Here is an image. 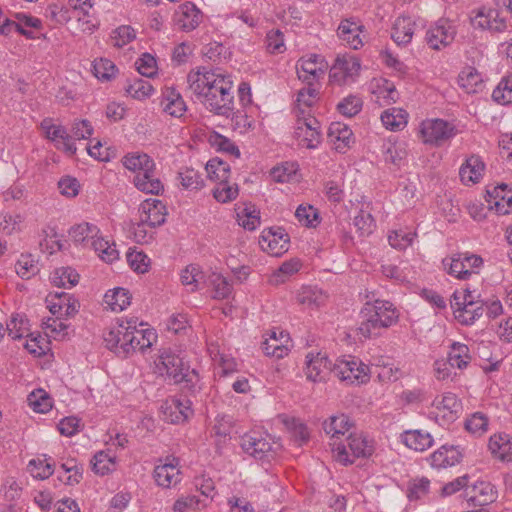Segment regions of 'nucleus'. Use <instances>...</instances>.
<instances>
[{
  "label": "nucleus",
  "instance_id": "nucleus-13",
  "mask_svg": "<svg viewBox=\"0 0 512 512\" xmlns=\"http://www.w3.org/2000/svg\"><path fill=\"white\" fill-rule=\"evenodd\" d=\"M202 18V12L190 1L181 4L175 14L176 24L186 32L196 29L202 22Z\"/></svg>",
  "mask_w": 512,
  "mask_h": 512
},
{
  "label": "nucleus",
  "instance_id": "nucleus-38",
  "mask_svg": "<svg viewBox=\"0 0 512 512\" xmlns=\"http://www.w3.org/2000/svg\"><path fill=\"white\" fill-rule=\"evenodd\" d=\"M381 121L387 129L400 130L407 124V114L402 109H388L381 114Z\"/></svg>",
  "mask_w": 512,
  "mask_h": 512
},
{
  "label": "nucleus",
  "instance_id": "nucleus-26",
  "mask_svg": "<svg viewBox=\"0 0 512 512\" xmlns=\"http://www.w3.org/2000/svg\"><path fill=\"white\" fill-rule=\"evenodd\" d=\"M363 26L358 25L356 22L345 19L338 27V36L345 41L352 49H359L362 47L363 42L359 34L362 31Z\"/></svg>",
  "mask_w": 512,
  "mask_h": 512
},
{
  "label": "nucleus",
  "instance_id": "nucleus-8",
  "mask_svg": "<svg viewBox=\"0 0 512 512\" xmlns=\"http://www.w3.org/2000/svg\"><path fill=\"white\" fill-rule=\"evenodd\" d=\"M470 23L474 28L487 29L493 32H502L506 29V21L499 17V12L486 7L472 10Z\"/></svg>",
  "mask_w": 512,
  "mask_h": 512
},
{
  "label": "nucleus",
  "instance_id": "nucleus-33",
  "mask_svg": "<svg viewBox=\"0 0 512 512\" xmlns=\"http://www.w3.org/2000/svg\"><path fill=\"white\" fill-rule=\"evenodd\" d=\"M437 410L443 411V417L448 419H452L456 417L461 403L458 400L457 396L453 393H447L443 395L441 398H435L432 404Z\"/></svg>",
  "mask_w": 512,
  "mask_h": 512
},
{
  "label": "nucleus",
  "instance_id": "nucleus-40",
  "mask_svg": "<svg viewBox=\"0 0 512 512\" xmlns=\"http://www.w3.org/2000/svg\"><path fill=\"white\" fill-rule=\"evenodd\" d=\"M447 359L450 361V365L463 369L471 360L468 346L459 342H453Z\"/></svg>",
  "mask_w": 512,
  "mask_h": 512
},
{
  "label": "nucleus",
  "instance_id": "nucleus-25",
  "mask_svg": "<svg viewBox=\"0 0 512 512\" xmlns=\"http://www.w3.org/2000/svg\"><path fill=\"white\" fill-rule=\"evenodd\" d=\"M491 453L501 461H512V438L506 433L494 434L489 440Z\"/></svg>",
  "mask_w": 512,
  "mask_h": 512
},
{
  "label": "nucleus",
  "instance_id": "nucleus-49",
  "mask_svg": "<svg viewBox=\"0 0 512 512\" xmlns=\"http://www.w3.org/2000/svg\"><path fill=\"white\" fill-rule=\"evenodd\" d=\"M493 99L500 104H512V75L503 78L492 93Z\"/></svg>",
  "mask_w": 512,
  "mask_h": 512
},
{
  "label": "nucleus",
  "instance_id": "nucleus-29",
  "mask_svg": "<svg viewBox=\"0 0 512 512\" xmlns=\"http://www.w3.org/2000/svg\"><path fill=\"white\" fill-rule=\"evenodd\" d=\"M163 111L173 117H181L186 111V104L181 95L173 88L167 90L161 101Z\"/></svg>",
  "mask_w": 512,
  "mask_h": 512
},
{
  "label": "nucleus",
  "instance_id": "nucleus-41",
  "mask_svg": "<svg viewBox=\"0 0 512 512\" xmlns=\"http://www.w3.org/2000/svg\"><path fill=\"white\" fill-rule=\"evenodd\" d=\"M443 265L447 268V272L457 277L458 279H467L472 271L467 269L466 263H464L463 253L455 254L450 259H444Z\"/></svg>",
  "mask_w": 512,
  "mask_h": 512
},
{
  "label": "nucleus",
  "instance_id": "nucleus-11",
  "mask_svg": "<svg viewBox=\"0 0 512 512\" xmlns=\"http://www.w3.org/2000/svg\"><path fill=\"white\" fill-rule=\"evenodd\" d=\"M455 31L451 24L440 19L426 33V41L432 49L439 50L441 47L449 45L454 39Z\"/></svg>",
  "mask_w": 512,
  "mask_h": 512
},
{
  "label": "nucleus",
  "instance_id": "nucleus-52",
  "mask_svg": "<svg viewBox=\"0 0 512 512\" xmlns=\"http://www.w3.org/2000/svg\"><path fill=\"white\" fill-rule=\"evenodd\" d=\"M348 447L355 457H367L373 452L372 446L368 445L365 438L350 434L347 437Z\"/></svg>",
  "mask_w": 512,
  "mask_h": 512
},
{
  "label": "nucleus",
  "instance_id": "nucleus-20",
  "mask_svg": "<svg viewBox=\"0 0 512 512\" xmlns=\"http://www.w3.org/2000/svg\"><path fill=\"white\" fill-rule=\"evenodd\" d=\"M164 414L172 423L184 422L192 414L191 401L187 398H173L166 403Z\"/></svg>",
  "mask_w": 512,
  "mask_h": 512
},
{
  "label": "nucleus",
  "instance_id": "nucleus-9",
  "mask_svg": "<svg viewBox=\"0 0 512 512\" xmlns=\"http://www.w3.org/2000/svg\"><path fill=\"white\" fill-rule=\"evenodd\" d=\"M421 134L425 143L440 146L455 134V128L447 121L435 119L422 124Z\"/></svg>",
  "mask_w": 512,
  "mask_h": 512
},
{
  "label": "nucleus",
  "instance_id": "nucleus-34",
  "mask_svg": "<svg viewBox=\"0 0 512 512\" xmlns=\"http://www.w3.org/2000/svg\"><path fill=\"white\" fill-rule=\"evenodd\" d=\"M131 296L127 289L118 287L108 291L104 296L105 303L113 311H122L130 304Z\"/></svg>",
  "mask_w": 512,
  "mask_h": 512
},
{
  "label": "nucleus",
  "instance_id": "nucleus-32",
  "mask_svg": "<svg viewBox=\"0 0 512 512\" xmlns=\"http://www.w3.org/2000/svg\"><path fill=\"white\" fill-rule=\"evenodd\" d=\"M352 423L347 415L330 417L329 421L323 423V429L327 434H331L332 439L345 435L351 428Z\"/></svg>",
  "mask_w": 512,
  "mask_h": 512
},
{
  "label": "nucleus",
  "instance_id": "nucleus-1",
  "mask_svg": "<svg viewBox=\"0 0 512 512\" xmlns=\"http://www.w3.org/2000/svg\"><path fill=\"white\" fill-rule=\"evenodd\" d=\"M189 89L215 115L229 117L234 109L233 83L229 77L214 71L198 70L187 76Z\"/></svg>",
  "mask_w": 512,
  "mask_h": 512
},
{
  "label": "nucleus",
  "instance_id": "nucleus-59",
  "mask_svg": "<svg viewBox=\"0 0 512 512\" xmlns=\"http://www.w3.org/2000/svg\"><path fill=\"white\" fill-rule=\"evenodd\" d=\"M266 47L272 54H279L285 51L284 36L279 29H272L267 33Z\"/></svg>",
  "mask_w": 512,
  "mask_h": 512
},
{
  "label": "nucleus",
  "instance_id": "nucleus-18",
  "mask_svg": "<svg viewBox=\"0 0 512 512\" xmlns=\"http://www.w3.org/2000/svg\"><path fill=\"white\" fill-rule=\"evenodd\" d=\"M296 68L299 79L307 84L324 74L323 59L317 54H311L307 59L301 58Z\"/></svg>",
  "mask_w": 512,
  "mask_h": 512
},
{
  "label": "nucleus",
  "instance_id": "nucleus-42",
  "mask_svg": "<svg viewBox=\"0 0 512 512\" xmlns=\"http://www.w3.org/2000/svg\"><path fill=\"white\" fill-rule=\"evenodd\" d=\"M29 406L38 413H46L52 408V399L43 389L31 392L27 398Z\"/></svg>",
  "mask_w": 512,
  "mask_h": 512
},
{
  "label": "nucleus",
  "instance_id": "nucleus-51",
  "mask_svg": "<svg viewBox=\"0 0 512 512\" xmlns=\"http://www.w3.org/2000/svg\"><path fill=\"white\" fill-rule=\"evenodd\" d=\"M95 77L102 81H109L117 72L115 64L109 59L95 60L93 64Z\"/></svg>",
  "mask_w": 512,
  "mask_h": 512
},
{
  "label": "nucleus",
  "instance_id": "nucleus-12",
  "mask_svg": "<svg viewBox=\"0 0 512 512\" xmlns=\"http://www.w3.org/2000/svg\"><path fill=\"white\" fill-rule=\"evenodd\" d=\"M465 498L473 507L485 506L496 500L497 493L491 483L481 481L466 488Z\"/></svg>",
  "mask_w": 512,
  "mask_h": 512
},
{
  "label": "nucleus",
  "instance_id": "nucleus-23",
  "mask_svg": "<svg viewBox=\"0 0 512 512\" xmlns=\"http://www.w3.org/2000/svg\"><path fill=\"white\" fill-rule=\"evenodd\" d=\"M485 164L479 156L472 155L460 167L459 176L461 181L465 184L477 183L484 171Z\"/></svg>",
  "mask_w": 512,
  "mask_h": 512
},
{
  "label": "nucleus",
  "instance_id": "nucleus-53",
  "mask_svg": "<svg viewBox=\"0 0 512 512\" xmlns=\"http://www.w3.org/2000/svg\"><path fill=\"white\" fill-rule=\"evenodd\" d=\"M488 417L482 412H475L465 421V428L473 434L482 435L487 431Z\"/></svg>",
  "mask_w": 512,
  "mask_h": 512
},
{
  "label": "nucleus",
  "instance_id": "nucleus-45",
  "mask_svg": "<svg viewBox=\"0 0 512 512\" xmlns=\"http://www.w3.org/2000/svg\"><path fill=\"white\" fill-rule=\"evenodd\" d=\"M178 178L184 189L199 190L204 186V180L193 168H184L178 173Z\"/></svg>",
  "mask_w": 512,
  "mask_h": 512
},
{
  "label": "nucleus",
  "instance_id": "nucleus-35",
  "mask_svg": "<svg viewBox=\"0 0 512 512\" xmlns=\"http://www.w3.org/2000/svg\"><path fill=\"white\" fill-rule=\"evenodd\" d=\"M208 177L218 183L227 182L230 177V166L219 158L210 159L206 166Z\"/></svg>",
  "mask_w": 512,
  "mask_h": 512
},
{
  "label": "nucleus",
  "instance_id": "nucleus-56",
  "mask_svg": "<svg viewBox=\"0 0 512 512\" xmlns=\"http://www.w3.org/2000/svg\"><path fill=\"white\" fill-rule=\"evenodd\" d=\"M213 196L218 202H230L238 196V186L236 184L229 185L228 181L218 183V186L213 190Z\"/></svg>",
  "mask_w": 512,
  "mask_h": 512
},
{
  "label": "nucleus",
  "instance_id": "nucleus-27",
  "mask_svg": "<svg viewBox=\"0 0 512 512\" xmlns=\"http://www.w3.org/2000/svg\"><path fill=\"white\" fill-rule=\"evenodd\" d=\"M414 25L410 17H398L392 28V39L398 45L408 44L414 33Z\"/></svg>",
  "mask_w": 512,
  "mask_h": 512
},
{
  "label": "nucleus",
  "instance_id": "nucleus-22",
  "mask_svg": "<svg viewBox=\"0 0 512 512\" xmlns=\"http://www.w3.org/2000/svg\"><path fill=\"white\" fill-rule=\"evenodd\" d=\"M242 449L256 459H262L267 453L272 451L271 443L255 434H245L241 438Z\"/></svg>",
  "mask_w": 512,
  "mask_h": 512
},
{
  "label": "nucleus",
  "instance_id": "nucleus-39",
  "mask_svg": "<svg viewBox=\"0 0 512 512\" xmlns=\"http://www.w3.org/2000/svg\"><path fill=\"white\" fill-rule=\"evenodd\" d=\"M99 233L97 226L90 223H81L74 225L69 230V235L75 243L86 244L89 239H93Z\"/></svg>",
  "mask_w": 512,
  "mask_h": 512
},
{
  "label": "nucleus",
  "instance_id": "nucleus-10",
  "mask_svg": "<svg viewBox=\"0 0 512 512\" xmlns=\"http://www.w3.org/2000/svg\"><path fill=\"white\" fill-rule=\"evenodd\" d=\"M295 137L309 149L316 148L320 143L319 122L314 117L297 120Z\"/></svg>",
  "mask_w": 512,
  "mask_h": 512
},
{
  "label": "nucleus",
  "instance_id": "nucleus-61",
  "mask_svg": "<svg viewBox=\"0 0 512 512\" xmlns=\"http://www.w3.org/2000/svg\"><path fill=\"white\" fill-rule=\"evenodd\" d=\"M136 38L135 30L129 25H122L113 31L112 39L115 40L114 46L122 48Z\"/></svg>",
  "mask_w": 512,
  "mask_h": 512
},
{
  "label": "nucleus",
  "instance_id": "nucleus-60",
  "mask_svg": "<svg viewBox=\"0 0 512 512\" xmlns=\"http://www.w3.org/2000/svg\"><path fill=\"white\" fill-rule=\"evenodd\" d=\"M27 320L19 315L12 316L10 321L6 325L5 331L8 332L13 340H18L24 337V334L28 331L25 327Z\"/></svg>",
  "mask_w": 512,
  "mask_h": 512
},
{
  "label": "nucleus",
  "instance_id": "nucleus-16",
  "mask_svg": "<svg viewBox=\"0 0 512 512\" xmlns=\"http://www.w3.org/2000/svg\"><path fill=\"white\" fill-rule=\"evenodd\" d=\"M460 293H453L451 308L454 310L455 318L463 325H472L476 320L482 317L484 313V302L481 305L466 306L460 304Z\"/></svg>",
  "mask_w": 512,
  "mask_h": 512
},
{
  "label": "nucleus",
  "instance_id": "nucleus-36",
  "mask_svg": "<svg viewBox=\"0 0 512 512\" xmlns=\"http://www.w3.org/2000/svg\"><path fill=\"white\" fill-rule=\"evenodd\" d=\"M363 309L378 319L394 316V324L398 321V313L393 304L388 301L376 300L373 304L367 302Z\"/></svg>",
  "mask_w": 512,
  "mask_h": 512
},
{
  "label": "nucleus",
  "instance_id": "nucleus-15",
  "mask_svg": "<svg viewBox=\"0 0 512 512\" xmlns=\"http://www.w3.org/2000/svg\"><path fill=\"white\" fill-rule=\"evenodd\" d=\"M306 376L313 382L325 380L326 375L332 373L333 364L324 355L310 353L306 356Z\"/></svg>",
  "mask_w": 512,
  "mask_h": 512
},
{
  "label": "nucleus",
  "instance_id": "nucleus-6",
  "mask_svg": "<svg viewBox=\"0 0 512 512\" xmlns=\"http://www.w3.org/2000/svg\"><path fill=\"white\" fill-rule=\"evenodd\" d=\"M140 211V224H138L135 235L138 232H144L142 229L144 224L150 227H157L164 224L166 220V207L158 199H146L143 201L139 208Z\"/></svg>",
  "mask_w": 512,
  "mask_h": 512
},
{
  "label": "nucleus",
  "instance_id": "nucleus-31",
  "mask_svg": "<svg viewBox=\"0 0 512 512\" xmlns=\"http://www.w3.org/2000/svg\"><path fill=\"white\" fill-rule=\"evenodd\" d=\"M297 302L309 308H318L324 304L326 296L316 287L304 286L297 294Z\"/></svg>",
  "mask_w": 512,
  "mask_h": 512
},
{
  "label": "nucleus",
  "instance_id": "nucleus-14",
  "mask_svg": "<svg viewBox=\"0 0 512 512\" xmlns=\"http://www.w3.org/2000/svg\"><path fill=\"white\" fill-rule=\"evenodd\" d=\"M486 201L490 208H494L500 215H506L512 212V190L508 189L506 184H501L487 190Z\"/></svg>",
  "mask_w": 512,
  "mask_h": 512
},
{
  "label": "nucleus",
  "instance_id": "nucleus-44",
  "mask_svg": "<svg viewBox=\"0 0 512 512\" xmlns=\"http://www.w3.org/2000/svg\"><path fill=\"white\" fill-rule=\"evenodd\" d=\"M125 333L126 325L122 321L117 327L112 328L104 334V342L106 347L109 350L114 351L120 357H122V353H120V346L123 343L122 337Z\"/></svg>",
  "mask_w": 512,
  "mask_h": 512
},
{
  "label": "nucleus",
  "instance_id": "nucleus-63",
  "mask_svg": "<svg viewBox=\"0 0 512 512\" xmlns=\"http://www.w3.org/2000/svg\"><path fill=\"white\" fill-rule=\"evenodd\" d=\"M136 67L137 71L145 77L151 78L156 74V60L149 53H144L136 61Z\"/></svg>",
  "mask_w": 512,
  "mask_h": 512
},
{
  "label": "nucleus",
  "instance_id": "nucleus-3",
  "mask_svg": "<svg viewBox=\"0 0 512 512\" xmlns=\"http://www.w3.org/2000/svg\"><path fill=\"white\" fill-rule=\"evenodd\" d=\"M156 368L161 376H167L175 384L192 383L193 377H196L195 371H189V367L185 366L183 359L170 349L163 350L160 354Z\"/></svg>",
  "mask_w": 512,
  "mask_h": 512
},
{
  "label": "nucleus",
  "instance_id": "nucleus-62",
  "mask_svg": "<svg viewBox=\"0 0 512 512\" xmlns=\"http://www.w3.org/2000/svg\"><path fill=\"white\" fill-rule=\"evenodd\" d=\"M28 467L35 478L46 479L50 477L54 470L53 464L47 462V459L31 460Z\"/></svg>",
  "mask_w": 512,
  "mask_h": 512
},
{
  "label": "nucleus",
  "instance_id": "nucleus-47",
  "mask_svg": "<svg viewBox=\"0 0 512 512\" xmlns=\"http://www.w3.org/2000/svg\"><path fill=\"white\" fill-rule=\"evenodd\" d=\"M91 463L93 471L102 476L114 470L116 465L114 458L104 451L96 453Z\"/></svg>",
  "mask_w": 512,
  "mask_h": 512
},
{
  "label": "nucleus",
  "instance_id": "nucleus-50",
  "mask_svg": "<svg viewBox=\"0 0 512 512\" xmlns=\"http://www.w3.org/2000/svg\"><path fill=\"white\" fill-rule=\"evenodd\" d=\"M126 93L135 99H144L153 91V87L147 80L135 78L126 88Z\"/></svg>",
  "mask_w": 512,
  "mask_h": 512
},
{
  "label": "nucleus",
  "instance_id": "nucleus-43",
  "mask_svg": "<svg viewBox=\"0 0 512 512\" xmlns=\"http://www.w3.org/2000/svg\"><path fill=\"white\" fill-rule=\"evenodd\" d=\"M127 262L130 268L139 274L148 272L150 268V258L143 252L135 249H129L126 254Z\"/></svg>",
  "mask_w": 512,
  "mask_h": 512
},
{
  "label": "nucleus",
  "instance_id": "nucleus-19",
  "mask_svg": "<svg viewBox=\"0 0 512 512\" xmlns=\"http://www.w3.org/2000/svg\"><path fill=\"white\" fill-rule=\"evenodd\" d=\"M162 465H157L154 469V479L156 483L164 488H170L180 482V470L178 468V459L173 457Z\"/></svg>",
  "mask_w": 512,
  "mask_h": 512
},
{
  "label": "nucleus",
  "instance_id": "nucleus-24",
  "mask_svg": "<svg viewBox=\"0 0 512 512\" xmlns=\"http://www.w3.org/2000/svg\"><path fill=\"white\" fill-rule=\"evenodd\" d=\"M352 136L351 129L343 123L334 122L329 126L328 137L339 152H344L346 148L350 147V144L353 142Z\"/></svg>",
  "mask_w": 512,
  "mask_h": 512
},
{
  "label": "nucleus",
  "instance_id": "nucleus-54",
  "mask_svg": "<svg viewBox=\"0 0 512 512\" xmlns=\"http://www.w3.org/2000/svg\"><path fill=\"white\" fill-rule=\"evenodd\" d=\"M297 220L306 227H315L318 220V211L312 205H300L295 212Z\"/></svg>",
  "mask_w": 512,
  "mask_h": 512
},
{
  "label": "nucleus",
  "instance_id": "nucleus-21",
  "mask_svg": "<svg viewBox=\"0 0 512 512\" xmlns=\"http://www.w3.org/2000/svg\"><path fill=\"white\" fill-rule=\"evenodd\" d=\"M462 458L461 452L455 446L443 445L429 457L432 467L446 468L459 463Z\"/></svg>",
  "mask_w": 512,
  "mask_h": 512
},
{
  "label": "nucleus",
  "instance_id": "nucleus-55",
  "mask_svg": "<svg viewBox=\"0 0 512 512\" xmlns=\"http://www.w3.org/2000/svg\"><path fill=\"white\" fill-rule=\"evenodd\" d=\"M79 281V274L71 268H60L57 269L52 278V282L57 287H65L66 283L70 286H75Z\"/></svg>",
  "mask_w": 512,
  "mask_h": 512
},
{
  "label": "nucleus",
  "instance_id": "nucleus-37",
  "mask_svg": "<svg viewBox=\"0 0 512 512\" xmlns=\"http://www.w3.org/2000/svg\"><path fill=\"white\" fill-rule=\"evenodd\" d=\"M458 83L466 93H476L482 86V78L475 68H465L458 76Z\"/></svg>",
  "mask_w": 512,
  "mask_h": 512
},
{
  "label": "nucleus",
  "instance_id": "nucleus-48",
  "mask_svg": "<svg viewBox=\"0 0 512 512\" xmlns=\"http://www.w3.org/2000/svg\"><path fill=\"white\" fill-rule=\"evenodd\" d=\"M360 67L361 65L358 58L354 56H343L337 57L331 71L339 69L344 77H349L358 74Z\"/></svg>",
  "mask_w": 512,
  "mask_h": 512
},
{
  "label": "nucleus",
  "instance_id": "nucleus-58",
  "mask_svg": "<svg viewBox=\"0 0 512 512\" xmlns=\"http://www.w3.org/2000/svg\"><path fill=\"white\" fill-rule=\"evenodd\" d=\"M209 142L211 143L212 146L217 147L218 150L227 152L231 155H234L235 157L240 156V150L234 144V142H232L229 138H227L221 134H218V133L212 134L209 138Z\"/></svg>",
  "mask_w": 512,
  "mask_h": 512
},
{
  "label": "nucleus",
  "instance_id": "nucleus-30",
  "mask_svg": "<svg viewBox=\"0 0 512 512\" xmlns=\"http://www.w3.org/2000/svg\"><path fill=\"white\" fill-rule=\"evenodd\" d=\"M282 423L285 425L287 430L291 433V436L298 446H301L308 442L310 434L307 426L296 418H289L288 416H280Z\"/></svg>",
  "mask_w": 512,
  "mask_h": 512
},
{
  "label": "nucleus",
  "instance_id": "nucleus-46",
  "mask_svg": "<svg viewBox=\"0 0 512 512\" xmlns=\"http://www.w3.org/2000/svg\"><path fill=\"white\" fill-rule=\"evenodd\" d=\"M16 273L23 279H29L39 272L38 262L31 254H22L15 265Z\"/></svg>",
  "mask_w": 512,
  "mask_h": 512
},
{
  "label": "nucleus",
  "instance_id": "nucleus-4",
  "mask_svg": "<svg viewBox=\"0 0 512 512\" xmlns=\"http://www.w3.org/2000/svg\"><path fill=\"white\" fill-rule=\"evenodd\" d=\"M156 334L151 329L136 328V320L130 319L126 321V333L122 337L123 343L120 346L122 357L126 358L136 350L144 351L152 346L156 340Z\"/></svg>",
  "mask_w": 512,
  "mask_h": 512
},
{
  "label": "nucleus",
  "instance_id": "nucleus-17",
  "mask_svg": "<svg viewBox=\"0 0 512 512\" xmlns=\"http://www.w3.org/2000/svg\"><path fill=\"white\" fill-rule=\"evenodd\" d=\"M362 321L358 327V334L368 339L380 335L381 329H386L394 324V316L378 319L370 315V312L361 310Z\"/></svg>",
  "mask_w": 512,
  "mask_h": 512
},
{
  "label": "nucleus",
  "instance_id": "nucleus-2",
  "mask_svg": "<svg viewBox=\"0 0 512 512\" xmlns=\"http://www.w3.org/2000/svg\"><path fill=\"white\" fill-rule=\"evenodd\" d=\"M123 165L131 170L138 171L134 177L136 188L148 194L158 195L164 187L155 176V163L146 153H130L123 157Z\"/></svg>",
  "mask_w": 512,
  "mask_h": 512
},
{
  "label": "nucleus",
  "instance_id": "nucleus-28",
  "mask_svg": "<svg viewBox=\"0 0 512 512\" xmlns=\"http://www.w3.org/2000/svg\"><path fill=\"white\" fill-rule=\"evenodd\" d=\"M405 445L415 451L423 452L433 445V438L427 432L421 430L405 431L402 435Z\"/></svg>",
  "mask_w": 512,
  "mask_h": 512
},
{
  "label": "nucleus",
  "instance_id": "nucleus-57",
  "mask_svg": "<svg viewBox=\"0 0 512 512\" xmlns=\"http://www.w3.org/2000/svg\"><path fill=\"white\" fill-rule=\"evenodd\" d=\"M361 108H362V100L353 95H350V96L344 98L337 105L338 111L342 115L349 117V118L358 114L361 111Z\"/></svg>",
  "mask_w": 512,
  "mask_h": 512
},
{
  "label": "nucleus",
  "instance_id": "nucleus-5",
  "mask_svg": "<svg viewBox=\"0 0 512 512\" xmlns=\"http://www.w3.org/2000/svg\"><path fill=\"white\" fill-rule=\"evenodd\" d=\"M332 373L341 381L350 384H364L370 379L369 366L351 357L349 360L339 359L333 364Z\"/></svg>",
  "mask_w": 512,
  "mask_h": 512
},
{
  "label": "nucleus",
  "instance_id": "nucleus-7",
  "mask_svg": "<svg viewBox=\"0 0 512 512\" xmlns=\"http://www.w3.org/2000/svg\"><path fill=\"white\" fill-rule=\"evenodd\" d=\"M259 245L264 252L272 256H281L289 249V235L283 228H269L262 232Z\"/></svg>",
  "mask_w": 512,
  "mask_h": 512
},
{
  "label": "nucleus",
  "instance_id": "nucleus-64",
  "mask_svg": "<svg viewBox=\"0 0 512 512\" xmlns=\"http://www.w3.org/2000/svg\"><path fill=\"white\" fill-rule=\"evenodd\" d=\"M354 225L361 235H369L375 227L374 218L370 213L361 210L354 218Z\"/></svg>",
  "mask_w": 512,
  "mask_h": 512
}]
</instances>
